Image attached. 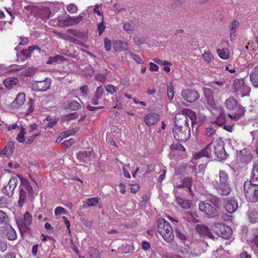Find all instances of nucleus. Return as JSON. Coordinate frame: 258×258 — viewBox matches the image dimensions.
<instances>
[{"label":"nucleus","instance_id":"nucleus-1","mask_svg":"<svg viewBox=\"0 0 258 258\" xmlns=\"http://www.w3.org/2000/svg\"><path fill=\"white\" fill-rule=\"evenodd\" d=\"M158 232L167 242H171L174 239V234L170 224L163 218L158 220Z\"/></svg>","mask_w":258,"mask_h":258},{"label":"nucleus","instance_id":"nucleus-2","mask_svg":"<svg viewBox=\"0 0 258 258\" xmlns=\"http://www.w3.org/2000/svg\"><path fill=\"white\" fill-rule=\"evenodd\" d=\"M173 133L176 140L185 142L190 137V130L189 125L176 122L173 128Z\"/></svg>","mask_w":258,"mask_h":258},{"label":"nucleus","instance_id":"nucleus-3","mask_svg":"<svg viewBox=\"0 0 258 258\" xmlns=\"http://www.w3.org/2000/svg\"><path fill=\"white\" fill-rule=\"evenodd\" d=\"M188 118L190 120L192 125L196 123L197 114L190 110L185 109L182 111V113H177L175 116V123H184L185 125H189Z\"/></svg>","mask_w":258,"mask_h":258},{"label":"nucleus","instance_id":"nucleus-4","mask_svg":"<svg viewBox=\"0 0 258 258\" xmlns=\"http://www.w3.org/2000/svg\"><path fill=\"white\" fill-rule=\"evenodd\" d=\"M19 177L21 182L19 204L22 207L23 204L25 201L27 194L31 197H32L33 195V190L27 179L22 176Z\"/></svg>","mask_w":258,"mask_h":258},{"label":"nucleus","instance_id":"nucleus-5","mask_svg":"<svg viewBox=\"0 0 258 258\" xmlns=\"http://www.w3.org/2000/svg\"><path fill=\"white\" fill-rule=\"evenodd\" d=\"M243 190L245 197L250 202H258V186L254 185L245 181L243 185Z\"/></svg>","mask_w":258,"mask_h":258},{"label":"nucleus","instance_id":"nucleus-6","mask_svg":"<svg viewBox=\"0 0 258 258\" xmlns=\"http://www.w3.org/2000/svg\"><path fill=\"white\" fill-rule=\"evenodd\" d=\"M199 208L209 218H215L219 215L218 210L210 203L201 202L199 204Z\"/></svg>","mask_w":258,"mask_h":258},{"label":"nucleus","instance_id":"nucleus-7","mask_svg":"<svg viewBox=\"0 0 258 258\" xmlns=\"http://www.w3.org/2000/svg\"><path fill=\"white\" fill-rule=\"evenodd\" d=\"M232 89L234 92H239L241 97H244L248 94L250 92V88L244 83L242 79H236L232 85Z\"/></svg>","mask_w":258,"mask_h":258},{"label":"nucleus","instance_id":"nucleus-8","mask_svg":"<svg viewBox=\"0 0 258 258\" xmlns=\"http://www.w3.org/2000/svg\"><path fill=\"white\" fill-rule=\"evenodd\" d=\"M32 217L29 212L24 214L23 219L17 220V224L21 232H26L31 224Z\"/></svg>","mask_w":258,"mask_h":258},{"label":"nucleus","instance_id":"nucleus-9","mask_svg":"<svg viewBox=\"0 0 258 258\" xmlns=\"http://www.w3.org/2000/svg\"><path fill=\"white\" fill-rule=\"evenodd\" d=\"M213 152L210 155V158H213L214 156L220 160H223L226 158L227 154L225 151L224 146L221 142L213 144Z\"/></svg>","mask_w":258,"mask_h":258},{"label":"nucleus","instance_id":"nucleus-10","mask_svg":"<svg viewBox=\"0 0 258 258\" xmlns=\"http://www.w3.org/2000/svg\"><path fill=\"white\" fill-rule=\"evenodd\" d=\"M181 95L184 100L189 103L195 102L199 98V93L196 91L190 89L183 90Z\"/></svg>","mask_w":258,"mask_h":258},{"label":"nucleus","instance_id":"nucleus-11","mask_svg":"<svg viewBox=\"0 0 258 258\" xmlns=\"http://www.w3.org/2000/svg\"><path fill=\"white\" fill-rule=\"evenodd\" d=\"M17 183L18 179L17 177H12L8 185L5 186L3 189V192L10 197H12L14 194V190L17 185Z\"/></svg>","mask_w":258,"mask_h":258},{"label":"nucleus","instance_id":"nucleus-12","mask_svg":"<svg viewBox=\"0 0 258 258\" xmlns=\"http://www.w3.org/2000/svg\"><path fill=\"white\" fill-rule=\"evenodd\" d=\"M86 17L85 11L81 13L77 17H71L68 15L66 17L67 26L76 25L82 22Z\"/></svg>","mask_w":258,"mask_h":258},{"label":"nucleus","instance_id":"nucleus-13","mask_svg":"<svg viewBox=\"0 0 258 258\" xmlns=\"http://www.w3.org/2000/svg\"><path fill=\"white\" fill-rule=\"evenodd\" d=\"M216 227L220 229V231L217 232V234L220 237L224 239H228L231 236L232 230L229 226L218 224Z\"/></svg>","mask_w":258,"mask_h":258},{"label":"nucleus","instance_id":"nucleus-14","mask_svg":"<svg viewBox=\"0 0 258 258\" xmlns=\"http://www.w3.org/2000/svg\"><path fill=\"white\" fill-rule=\"evenodd\" d=\"M51 83V79L49 78H46L43 81H37L36 82L35 88L38 91H46L49 89Z\"/></svg>","mask_w":258,"mask_h":258},{"label":"nucleus","instance_id":"nucleus-15","mask_svg":"<svg viewBox=\"0 0 258 258\" xmlns=\"http://www.w3.org/2000/svg\"><path fill=\"white\" fill-rule=\"evenodd\" d=\"M225 210L229 213H233L238 208L237 202L234 199H227L225 201Z\"/></svg>","mask_w":258,"mask_h":258},{"label":"nucleus","instance_id":"nucleus-16","mask_svg":"<svg viewBox=\"0 0 258 258\" xmlns=\"http://www.w3.org/2000/svg\"><path fill=\"white\" fill-rule=\"evenodd\" d=\"M63 105L64 108L70 109L73 110H77L80 107V104L76 101L69 100L68 97L65 99Z\"/></svg>","mask_w":258,"mask_h":258},{"label":"nucleus","instance_id":"nucleus-17","mask_svg":"<svg viewBox=\"0 0 258 258\" xmlns=\"http://www.w3.org/2000/svg\"><path fill=\"white\" fill-rule=\"evenodd\" d=\"M159 119V115L154 113H149L144 117V121L148 126H152L156 123Z\"/></svg>","mask_w":258,"mask_h":258},{"label":"nucleus","instance_id":"nucleus-18","mask_svg":"<svg viewBox=\"0 0 258 258\" xmlns=\"http://www.w3.org/2000/svg\"><path fill=\"white\" fill-rule=\"evenodd\" d=\"M215 188L217 191L222 195H228L231 191L229 183H217L215 185Z\"/></svg>","mask_w":258,"mask_h":258},{"label":"nucleus","instance_id":"nucleus-19","mask_svg":"<svg viewBox=\"0 0 258 258\" xmlns=\"http://www.w3.org/2000/svg\"><path fill=\"white\" fill-rule=\"evenodd\" d=\"M211 147L212 144H209L203 150L195 154V159H198L203 157L210 158V155L212 154Z\"/></svg>","mask_w":258,"mask_h":258},{"label":"nucleus","instance_id":"nucleus-20","mask_svg":"<svg viewBox=\"0 0 258 258\" xmlns=\"http://www.w3.org/2000/svg\"><path fill=\"white\" fill-rule=\"evenodd\" d=\"M92 151H80L77 155V158L81 162L87 163L90 161L91 156L92 155Z\"/></svg>","mask_w":258,"mask_h":258},{"label":"nucleus","instance_id":"nucleus-21","mask_svg":"<svg viewBox=\"0 0 258 258\" xmlns=\"http://www.w3.org/2000/svg\"><path fill=\"white\" fill-rule=\"evenodd\" d=\"M25 94L24 93H19L14 101L12 103L14 108H18L23 105L25 101Z\"/></svg>","mask_w":258,"mask_h":258},{"label":"nucleus","instance_id":"nucleus-22","mask_svg":"<svg viewBox=\"0 0 258 258\" xmlns=\"http://www.w3.org/2000/svg\"><path fill=\"white\" fill-rule=\"evenodd\" d=\"M196 230L201 235L207 236L211 239L214 238L209 228L205 225H197Z\"/></svg>","mask_w":258,"mask_h":258},{"label":"nucleus","instance_id":"nucleus-23","mask_svg":"<svg viewBox=\"0 0 258 258\" xmlns=\"http://www.w3.org/2000/svg\"><path fill=\"white\" fill-rule=\"evenodd\" d=\"M250 79L253 86L258 88V65L250 73Z\"/></svg>","mask_w":258,"mask_h":258},{"label":"nucleus","instance_id":"nucleus-24","mask_svg":"<svg viewBox=\"0 0 258 258\" xmlns=\"http://www.w3.org/2000/svg\"><path fill=\"white\" fill-rule=\"evenodd\" d=\"M249 183L252 185L258 186V165H253Z\"/></svg>","mask_w":258,"mask_h":258},{"label":"nucleus","instance_id":"nucleus-25","mask_svg":"<svg viewBox=\"0 0 258 258\" xmlns=\"http://www.w3.org/2000/svg\"><path fill=\"white\" fill-rule=\"evenodd\" d=\"M99 202V197L91 198L83 201L84 204L83 207L84 209H87L91 207L96 206Z\"/></svg>","mask_w":258,"mask_h":258},{"label":"nucleus","instance_id":"nucleus-26","mask_svg":"<svg viewBox=\"0 0 258 258\" xmlns=\"http://www.w3.org/2000/svg\"><path fill=\"white\" fill-rule=\"evenodd\" d=\"M244 108L239 106L236 112L232 113H229L228 116L233 120L237 121L242 116L244 115Z\"/></svg>","mask_w":258,"mask_h":258},{"label":"nucleus","instance_id":"nucleus-27","mask_svg":"<svg viewBox=\"0 0 258 258\" xmlns=\"http://www.w3.org/2000/svg\"><path fill=\"white\" fill-rule=\"evenodd\" d=\"M176 200L180 207L184 209H188L192 205V202L190 200H186L180 197H177Z\"/></svg>","mask_w":258,"mask_h":258},{"label":"nucleus","instance_id":"nucleus-28","mask_svg":"<svg viewBox=\"0 0 258 258\" xmlns=\"http://www.w3.org/2000/svg\"><path fill=\"white\" fill-rule=\"evenodd\" d=\"M176 236L181 241L184 245H190V241L187 239L184 234L179 229H175Z\"/></svg>","mask_w":258,"mask_h":258},{"label":"nucleus","instance_id":"nucleus-29","mask_svg":"<svg viewBox=\"0 0 258 258\" xmlns=\"http://www.w3.org/2000/svg\"><path fill=\"white\" fill-rule=\"evenodd\" d=\"M239 158L242 162L246 163L250 162L252 159L250 153L249 152H247L246 149H244L241 151Z\"/></svg>","mask_w":258,"mask_h":258},{"label":"nucleus","instance_id":"nucleus-30","mask_svg":"<svg viewBox=\"0 0 258 258\" xmlns=\"http://www.w3.org/2000/svg\"><path fill=\"white\" fill-rule=\"evenodd\" d=\"M220 112L219 115L217 116L216 120L214 121V123H216L219 126H222L226 122L225 115L224 111L223 108H219Z\"/></svg>","mask_w":258,"mask_h":258},{"label":"nucleus","instance_id":"nucleus-31","mask_svg":"<svg viewBox=\"0 0 258 258\" xmlns=\"http://www.w3.org/2000/svg\"><path fill=\"white\" fill-rule=\"evenodd\" d=\"M114 48L116 51H121L127 49L128 43L120 40L116 41L114 44Z\"/></svg>","mask_w":258,"mask_h":258},{"label":"nucleus","instance_id":"nucleus-32","mask_svg":"<svg viewBox=\"0 0 258 258\" xmlns=\"http://www.w3.org/2000/svg\"><path fill=\"white\" fill-rule=\"evenodd\" d=\"M6 234L7 238L11 240H14L17 238V234L14 228L10 225H8L6 229Z\"/></svg>","mask_w":258,"mask_h":258},{"label":"nucleus","instance_id":"nucleus-33","mask_svg":"<svg viewBox=\"0 0 258 258\" xmlns=\"http://www.w3.org/2000/svg\"><path fill=\"white\" fill-rule=\"evenodd\" d=\"M19 80L17 78H8L4 81L5 86L9 89L11 88L13 86L17 85Z\"/></svg>","mask_w":258,"mask_h":258},{"label":"nucleus","instance_id":"nucleus-34","mask_svg":"<svg viewBox=\"0 0 258 258\" xmlns=\"http://www.w3.org/2000/svg\"><path fill=\"white\" fill-rule=\"evenodd\" d=\"M210 202L217 209H220L222 207L223 200L214 196L210 198Z\"/></svg>","mask_w":258,"mask_h":258},{"label":"nucleus","instance_id":"nucleus-35","mask_svg":"<svg viewBox=\"0 0 258 258\" xmlns=\"http://www.w3.org/2000/svg\"><path fill=\"white\" fill-rule=\"evenodd\" d=\"M225 83V82L221 81H212L210 83V86L214 90L219 92L220 89L224 86Z\"/></svg>","mask_w":258,"mask_h":258},{"label":"nucleus","instance_id":"nucleus-36","mask_svg":"<svg viewBox=\"0 0 258 258\" xmlns=\"http://www.w3.org/2000/svg\"><path fill=\"white\" fill-rule=\"evenodd\" d=\"M225 106L229 110H233L236 106V101L233 97H230L225 102Z\"/></svg>","mask_w":258,"mask_h":258},{"label":"nucleus","instance_id":"nucleus-37","mask_svg":"<svg viewBox=\"0 0 258 258\" xmlns=\"http://www.w3.org/2000/svg\"><path fill=\"white\" fill-rule=\"evenodd\" d=\"M219 56L223 59H227L229 57V51L227 48L217 49Z\"/></svg>","mask_w":258,"mask_h":258},{"label":"nucleus","instance_id":"nucleus-38","mask_svg":"<svg viewBox=\"0 0 258 258\" xmlns=\"http://www.w3.org/2000/svg\"><path fill=\"white\" fill-rule=\"evenodd\" d=\"M220 182L219 183H229L228 174L224 170H221L219 173Z\"/></svg>","mask_w":258,"mask_h":258},{"label":"nucleus","instance_id":"nucleus-39","mask_svg":"<svg viewBox=\"0 0 258 258\" xmlns=\"http://www.w3.org/2000/svg\"><path fill=\"white\" fill-rule=\"evenodd\" d=\"M239 25V22L237 20H233L230 25V36L231 39L234 37V33L236 29Z\"/></svg>","mask_w":258,"mask_h":258},{"label":"nucleus","instance_id":"nucleus-40","mask_svg":"<svg viewBox=\"0 0 258 258\" xmlns=\"http://www.w3.org/2000/svg\"><path fill=\"white\" fill-rule=\"evenodd\" d=\"M64 58L60 55H56L54 56H50L48 58L46 62V64H50L59 61H62L64 60Z\"/></svg>","mask_w":258,"mask_h":258},{"label":"nucleus","instance_id":"nucleus-41","mask_svg":"<svg viewBox=\"0 0 258 258\" xmlns=\"http://www.w3.org/2000/svg\"><path fill=\"white\" fill-rule=\"evenodd\" d=\"M248 217L250 222L254 223L258 222V212L253 210L248 211Z\"/></svg>","mask_w":258,"mask_h":258},{"label":"nucleus","instance_id":"nucleus-42","mask_svg":"<svg viewBox=\"0 0 258 258\" xmlns=\"http://www.w3.org/2000/svg\"><path fill=\"white\" fill-rule=\"evenodd\" d=\"M180 249V252L185 256L189 257L192 254V249L190 245H184Z\"/></svg>","mask_w":258,"mask_h":258},{"label":"nucleus","instance_id":"nucleus-43","mask_svg":"<svg viewBox=\"0 0 258 258\" xmlns=\"http://www.w3.org/2000/svg\"><path fill=\"white\" fill-rule=\"evenodd\" d=\"M2 154L6 155L7 157L10 156L12 154L13 149L12 145L10 144L7 145L5 148L1 152Z\"/></svg>","mask_w":258,"mask_h":258},{"label":"nucleus","instance_id":"nucleus-44","mask_svg":"<svg viewBox=\"0 0 258 258\" xmlns=\"http://www.w3.org/2000/svg\"><path fill=\"white\" fill-rule=\"evenodd\" d=\"M67 11L71 14H74L78 11V7L74 4H70L67 6Z\"/></svg>","mask_w":258,"mask_h":258},{"label":"nucleus","instance_id":"nucleus-45","mask_svg":"<svg viewBox=\"0 0 258 258\" xmlns=\"http://www.w3.org/2000/svg\"><path fill=\"white\" fill-rule=\"evenodd\" d=\"M35 71L36 69L35 68L30 67L23 71L21 74L22 75L25 76H32L34 74Z\"/></svg>","mask_w":258,"mask_h":258},{"label":"nucleus","instance_id":"nucleus-46","mask_svg":"<svg viewBox=\"0 0 258 258\" xmlns=\"http://www.w3.org/2000/svg\"><path fill=\"white\" fill-rule=\"evenodd\" d=\"M136 24L134 22H126L123 24V28L126 31H133L135 28Z\"/></svg>","mask_w":258,"mask_h":258},{"label":"nucleus","instance_id":"nucleus-47","mask_svg":"<svg viewBox=\"0 0 258 258\" xmlns=\"http://www.w3.org/2000/svg\"><path fill=\"white\" fill-rule=\"evenodd\" d=\"M27 132H26L25 129L22 127L21 133L19 134L17 137V140L20 143L24 142L25 140L24 135Z\"/></svg>","mask_w":258,"mask_h":258},{"label":"nucleus","instance_id":"nucleus-48","mask_svg":"<svg viewBox=\"0 0 258 258\" xmlns=\"http://www.w3.org/2000/svg\"><path fill=\"white\" fill-rule=\"evenodd\" d=\"M9 218L5 212L0 210V224L6 223L8 222Z\"/></svg>","mask_w":258,"mask_h":258},{"label":"nucleus","instance_id":"nucleus-49","mask_svg":"<svg viewBox=\"0 0 258 258\" xmlns=\"http://www.w3.org/2000/svg\"><path fill=\"white\" fill-rule=\"evenodd\" d=\"M39 134H40L39 132H36L34 134H28L29 136L26 141V143L27 144H31V143H32L34 141L35 139L37 136H38L39 135Z\"/></svg>","mask_w":258,"mask_h":258},{"label":"nucleus","instance_id":"nucleus-50","mask_svg":"<svg viewBox=\"0 0 258 258\" xmlns=\"http://www.w3.org/2000/svg\"><path fill=\"white\" fill-rule=\"evenodd\" d=\"M89 252L91 258H99L100 256L99 251L96 249L91 248Z\"/></svg>","mask_w":258,"mask_h":258},{"label":"nucleus","instance_id":"nucleus-51","mask_svg":"<svg viewBox=\"0 0 258 258\" xmlns=\"http://www.w3.org/2000/svg\"><path fill=\"white\" fill-rule=\"evenodd\" d=\"M216 129L214 127L209 126L206 129L205 135L207 137H210L215 133Z\"/></svg>","mask_w":258,"mask_h":258},{"label":"nucleus","instance_id":"nucleus-52","mask_svg":"<svg viewBox=\"0 0 258 258\" xmlns=\"http://www.w3.org/2000/svg\"><path fill=\"white\" fill-rule=\"evenodd\" d=\"M207 102L209 107L211 108H215L216 107V102L214 98V96H211L208 98H206Z\"/></svg>","mask_w":258,"mask_h":258},{"label":"nucleus","instance_id":"nucleus-53","mask_svg":"<svg viewBox=\"0 0 258 258\" xmlns=\"http://www.w3.org/2000/svg\"><path fill=\"white\" fill-rule=\"evenodd\" d=\"M171 150H179V151H185L184 147L179 143L173 144L170 146Z\"/></svg>","mask_w":258,"mask_h":258},{"label":"nucleus","instance_id":"nucleus-54","mask_svg":"<svg viewBox=\"0 0 258 258\" xmlns=\"http://www.w3.org/2000/svg\"><path fill=\"white\" fill-rule=\"evenodd\" d=\"M106 90L108 93L113 94L117 91V88L112 85L108 84L106 86Z\"/></svg>","mask_w":258,"mask_h":258},{"label":"nucleus","instance_id":"nucleus-55","mask_svg":"<svg viewBox=\"0 0 258 258\" xmlns=\"http://www.w3.org/2000/svg\"><path fill=\"white\" fill-rule=\"evenodd\" d=\"M182 183L183 184L184 187H186L189 188L190 190L191 189V179L189 177L184 178L182 180Z\"/></svg>","mask_w":258,"mask_h":258},{"label":"nucleus","instance_id":"nucleus-56","mask_svg":"<svg viewBox=\"0 0 258 258\" xmlns=\"http://www.w3.org/2000/svg\"><path fill=\"white\" fill-rule=\"evenodd\" d=\"M203 58L207 62H210L211 59L213 58L212 54L209 52H205L202 55Z\"/></svg>","mask_w":258,"mask_h":258},{"label":"nucleus","instance_id":"nucleus-57","mask_svg":"<svg viewBox=\"0 0 258 258\" xmlns=\"http://www.w3.org/2000/svg\"><path fill=\"white\" fill-rule=\"evenodd\" d=\"M66 214V210L61 207H57L54 210V214L55 216Z\"/></svg>","mask_w":258,"mask_h":258},{"label":"nucleus","instance_id":"nucleus-58","mask_svg":"<svg viewBox=\"0 0 258 258\" xmlns=\"http://www.w3.org/2000/svg\"><path fill=\"white\" fill-rule=\"evenodd\" d=\"M167 96L169 99H172L174 97L173 87L172 86H168L167 87Z\"/></svg>","mask_w":258,"mask_h":258},{"label":"nucleus","instance_id":"nucleus-59","mask_svg":"<svg viewBox=\"0 0 258 258\" xmlns=\"http://www.w3.org/2000/svg\"><path fill=\"white\" fill-rule=\"evenodd\" d=\"M203 91L204 95L206 98L210 97L211 96H214L213 91L212 89L208 88H204Z\"/></svg>","mask_w":258,"mask_h":258},{"label":"nucleus","instance_id":"nucleus-60","mask_svg":"<svg viewBox=\"0 0 258 258\" xmlns=\"http://www.w3.org/2000/svg\"><path fill=\"white\" fill-rule=\"evenodd\" d=\"M46 120L48 121L47 126L49 127H53L57 122V119L55 118H47Z\"/></svg>","mask_w":258,"mask_h":258},{"label":"nucleus","instance_id":"nucleus-61","mask_svg":"<svg viewBox=\"0 0 258 258\" xmlns=\"http://www.w3.org/2000/svg\"><path fill=\"white\" fill-rule=\"evenodd\" d=\"M105 28V26L104 25V22H103V20L102 18L101 22L100 23H99L97 26V29L99 31V35H101L103 33Z\"/></svg>","mask_w":258,"mask_h":258},{"label":"nucleus","instance_id":"nucleus-62","mask_svg":"<svg viewBox=\"0 0 258 258\" xmlns=\"http://www.w3.org/2000/svg\"><path fill=\"white\" fill-rule=\"evenodd\" d=\"M97 81L104 83L106 80V76L104 74H98L95 77Z\"/></svg>","mask_w":258,"mask_h":258},{"label":"nucleus","instance_id":"nucleus-63","mask_svg":"<svg viewBox=\"0 0 258 258\" xmlns=\"http://www.w3.org/2000/svg\"><path fill=\"white\" fill-rule=\"evenodd\" d=\"M104 45L107 51L110 50L111 48V41L108 38H105L104 39Z\"/></svg>","mask_w":258,"mask_h":258},{"label":"nucleus","instance_id":"nucleus-64","mask_svg":"<svg viewBox=\"0 0 258 258\" xmlns=\"http://www.w3.org/2000/svg\"><path fill=\"white\" fill-rule=\"evenodd\" d=\"M37 125L35 124H30L28 128V134H32L33 132L37 130Z\"/></svg>","mask_w":258,"mask_h":258}]
</instances>
